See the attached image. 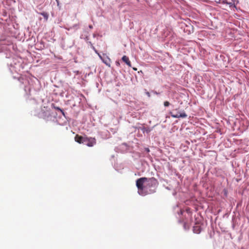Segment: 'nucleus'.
I'll return each instance as SVG.
<instances>
[{"label": "nucleus", "instance_id": "obj_1", "mask_svg": "<svg viewBox=\"0 0 249 249\" xmlns=\"http://www.w3.org/2000/svg\"><path fill=\"white\" fill-rule=\"evenodd\" d=\"M158 183L157 180L154 178H141L136 180V186L138 189V193L141 195H144V189L147 187H151Z\"/></svg>", "mask_w": 249, "mask_h": 249}, {"label": "nucleus", "instance_id": "obj_2", "mask_svg": "<svg viewBox=\"0 0 249 249\" xmlns=\"http://www.w3.org/2000/svg\"><path fill=\"white\" fill-rule=\"evenodd\" d=\"M171 116L174 118H184L187 117V115L184 111H178V109H174L170 112Z\"/></svg>", "mask_w": 249, "mask_h": 249}, {"label": "nucleus", "instance_id": "obj_3", "mask_svg": "<svg viewBox=\"0 0 249 249\" xmlns=\"http://www.w3.org/2000/svg\"><path fill=\"white\" fill-rule=\"evenodd\" d=\"M89 147H92L96 143L95 138L92 137H85L84 143Z\"/></svg>", "mask_w": 249, "mask_h": 249}, {"label": "nucleus", "instance_id": "obj_4", "mask_svg": "<svg viewBox=\"0 0 249 249\" xmlns=\"http://www.w3.org/2000/svg\"><path fill=\"white\" fill-rule=\"evenodd\" d=\"M86 137H82L81 136H80L78 134H77L74 138L75 141L77 142L78 143L81 144V143H84L85 142Z\"/></svg>", "mask_w": 249, "mask_h": 249}, {"label": "nucleus", "instance_id": "obj_5", "mask_svg": "<svg viewBox=\"0 0 249 249\" xmlns=\"http://www.w3.org/2000/svg\"><path fill=\"white\" fill-rule=\"evenodd\" d=\"M99 57L101 58L103 62L108 67L110 66V62L111 60L108 57H106L105 58H102L100 54H99Z\"/></svg>", "mask_w": 249, "mask_h": 249}, {"label": "nucleus", "instance_id": "obj_6", "mask_svg": "<svg viewBox=\"0 0 249 249\" xmlns=\"http://www.w3.org/2000/svg\"><path fill=\"white\" fill-rule=\"evenodd\" d=\"M122 60L125 62L129 67L131 66V62L129 61V58L126 55H124L122 57Z\"/></svg>", "mask_w": 249, "mask_h": 249}, {"label": "nucleus", "instance_id": "obj_7", "mask_svg": "<svg viewBox=\"0 0 249 249\" xmlns=\"http://www.w3.org/2000/svg\"><path fill=\"white\" fill-rule=\"evenodd\" d=\"M40 14L42 15L46 19H48V15L47 13L43 12L41 13Z\"/></svg>", "mask_w": 249, "mask_h": 249}, {"label": "nucleus", "instance_id": "obj_8", "mask_svg": "<svg viewBox=\"0 0 249 249\" xmlns=\"http://www.w3.org/2000/svg\"><path fill=\"white\" fill-rule=\"evenodd\" d=\"M54 108L57 110L60 111L63 115H64V111L59 107H54Z\"/></svg>", "mask_w": 249, "mask_h": 249}, {"label": "nucleus", "instance_id": "obj_9", "mask_svg": "<svg viewBox=\"0 0 249 249\" xmlns=\"http://www.w3.org/2000/svg\"><path fill=\"white\" fill-rule=\"evenodd\" d=\"M222 3H223V4H229V5H231L232 4V3L228 2L226 0H223Z\"/></svg>", "mask_w": 249, "mask_h": 249}, {"label": "nucleus", "instance_id": "obj_10", "mask_svg": "<svg viewBox=\"0 0 249 249\" xmlns=\"http://www.w3.org/2000/svg\"><path fill=\"white\" fill-rule=\"evenodd\" d=\"M169 105H170V103H169V102H168V101H165V102H164V106L165 107H168Z\"/></svg>", "mask_w": 249, "mask_h": 249}, {"label": "nucleus", "instance_id": "obj_11", "mask_svg": "<svg viewBox=\"0 0 249 249\" xmlns=\"http://www.w3.org/2000/svg\"><path fill=\"white\" fill-rule=\"evenodd\" d=\"M91 48H92V49H93V50L95 52V53H97L98 55H99V54H100L97 52V50L95 49V47H94L93 46H92V45Z\"/></svg>", "mask_w": 249, "mask_h": 249}, {"label": "nucleus", "instance_id": "obj_12", "mask_svg": "<svg viewBox=\"0 0 249 249\" xmlns=\"http://www.w3.org/2000/svg\"><path fill=\"white\" fill-rule=\"evenodd\" d=\"M89 27L90 29H92V28H93L92 25H89Z\"/></svg>", "mask_w": 249, "mask_h": 249}, {"label": "nucleus", "instance_id": "obj_13", "mask_svg": "<svg viewBox=\"0 0 249 249\" xmlns=\"http://www.w3.org/2000/svg\"><path fill=\"white\" fill-rule=\"evenodd\" d=\"M146 94L148 96H150V93L148 92H147Z\"/></svg>", "mask_w": 249, "mask_h": 249}, {"label": "nucleus", "instance_id": "obj_14", "mask_svg": "<svg viewBox=\"0 0 249 249\" xmlns=\"http://www.w3.org/2000/svg\"><path fill=\"white\" fill-rule=\"evenodd\" d=\"M116 64H117V65H120V63H119V62H116Z\"/></svg>", "mask_w": 249, "mask_h": 249}, {"label": "nucleus", "instance_id": "obj_15", "mask_svg": "<svg viewBox=\"0 0 249 249\" xmlns=\"http://www.w3.org/2000/svg\"><path fill=\"white\" fill-rule=\"evenodd\" d=\"M197 228H198V227H196L195 228L194 230H196V229H197Z\"/></svg>", "mask_w": 249, "mask_h": 249}, {"label": "nucleus", "instance_id": "obj_16", "mask_svg": "<svg viewBox=\"0 0 249 249\" xmlns=\"http://www.w3.org/2000/svg\"><path fill=\"white\" fill-rule=\"evenodd\" d=\"M133 70H134L135 71H136L137 69L136 68H133Z\"/></svg>", "mask_w": 249, "mask_h": 249}, {"label": "nucleus", "instance_id": "obj_17", "mask_svg": "<svg viewBox=\"0 0 249 249\" xmlns=\"http://www.w3.org/2000/svg\"><path fill=\"white\" fill-rule=\"evenodd\" d=\"M57 3H58L59 0H55Z\"/></svg>", "mask_w": 249, "mask_h": 249}, {"label": "nucleus", "instance_id": "obj_18", "mask_svg": "<svg viewBox=\"0 0 249 249\" xmlns=\"http://www.w3.org/2000/svg\"><path fill=\"white\" fill-rule=\"evenodd\" d=\"M232 1H233V0H232Z\"/></svg>", "mask_w": 249, "mask_h": 249}]
</instances>
